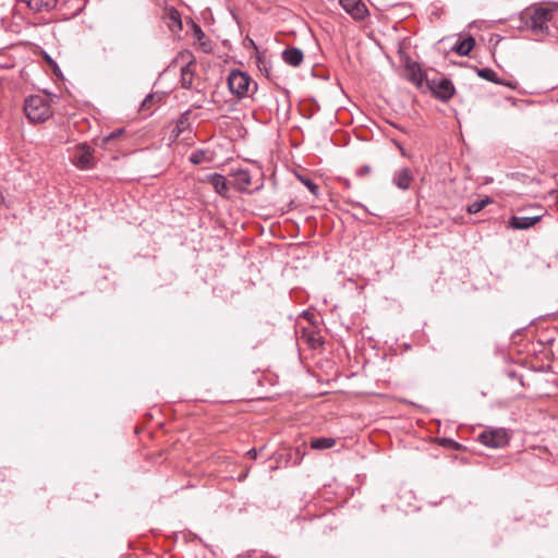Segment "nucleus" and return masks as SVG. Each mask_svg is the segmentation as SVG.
Returning a JSON list of instances; mask_svg holds the SVG:
<instances>
[{
    "label": "nucleus",
    "instance_id": "28",
    "mask_svg": "<svg viewBox=\"0 0 558 558\" xmlns=\"http://www.w3.org/2000/svg\"><path fill=\"white\" fill-rule=\"evenodd\" d=\"M553 194H556L558 198V189L556 191H553Z\"/></svg>",
    "mask_w": 558,
    "mask_h": 558
},
{
    "label": "nucleus",
    "instance_id": "19",
    "mask_svg": "<svg viewBox=\"0 0 558 558\" xmlns=\"http://www.w3.org/2000/svg\"><path fill=\"white\" fill-rule=\"evenodd\" d=\"M475 45V40L472 38V37H468L463 40H461L457 47H456V51L460 54V56H466L470 53V51L473 49Z\"/></svg>",
    "mask_w": 558,
    "mask_h": 558
},
{
    "label": "nucleus",
    "instance_id": "10",
    "mask_svg": "<svg viewBox=\"0 0 558 558\" xmlns=\"http://www.w3.org/2000/svg\"><path fill=\"white\" fill-rule=\"evenodd\" d=\"M58 0H17V3L25 4L31 11L48 12L56 8Z\"/></svg>",
    "mask_w": 558,
    "mask_h": 558
},
{
    "label": "nucleus",
    "instance_id": "20",
    "mask_svg": "<svg viewBox=\"0 0 558 558\" xmlns=\"http://www.w3.org/2000/svg\"><path fill=\"white\" fill-rule=\"evenodd\" d=\"M492 198L485 197L481 201H476L472 204H470L466 208L469 214H477L480 213L485 206L492 204Z\"/></svg>",
    "mask_w": 558,
    "mask_h": 558
},
{
    "label": "nucleus",
    "instance_id": "16",
    "mask_svg": "<svg viewBox=\"0 0 558 558\" xmlns=\"http://www.w3.org/2000/svg\"><path fill=\"white\" fill-rule=\"evenodd\" d=\"M541 219V216H534V217H517L513 216L510 221L509 226L513 229L518 230H524L533 227L535 223H537Z\"/></svg>",
    "mask_w": 558,
    "mask_h": 558
},
{
    "label": "nucleus",
    "instance_id": "18",
    "mask_svg": "<svg viewBox=\"0 0 558 558\" xmlns=\"http://www.w3.org/2000/svg\"><path fill=\"white\" fill-rule=\"evenodd\" d=\"M336 444L335 438L330 437H318L311 440V447L315 450H323L333 447Z\"/></svg>",
    "mask_w": 558,
    "mask_h": 558
},
{
    "label": "nucleus",
    "instance_id": "25",
    "mask_svg": "<svg viewBox=\"0 0 558 558\" xmlns=\"http://www.w3.org/2000/svg\"><path fill=\"white\" fill-rule=\"evenodd\" d=\"M246 454H247L251 459H256V458H257L258 452H257V450H256V449H251V450H248V451H247V453H246Z\"/></svg>",
    "mask_w": 558,
    "mask_h": 558
},
{
    "label": "nucleus",
    "instance_id": "21",
    "mask_svg": "<svg viewBox=\"0 0 558 558\" xmlns=\"http://www.w3.org/2000/svg\"><path fill=\"white\" fill-rule=\"evenodd\" d=\"M189 159L193 165H199L204 161L205 154L202 150H196L191 154Z\"/></svg>",
    "mask_w": 558,
    "mask_h": 558
},
{
    "label": "nucleus",
    "instance_id": "11",
    "mask_svg": "<svg viewBox=\"0 0 558 558\" xmlns=\"http://www.w3.org/2000/svg\"><path fill=\"white\" fill-rule=\"evenodd\" d=\"M477 75L486 81L493 82L495 84L505 85L511 89L517 88V83L512 81H504L498 77L497 73L489 69V68H483L477 70Z\"/></svg>",
    "mask_w": 558,
    "mask_h": 558
},
{
    "label": "nucleus",
    "instance_id": "26",
    "mask_svg": "<svg viewBox=\"0 0 558 558\" xmlns=\"http://www.w3.org/2000/svg\"><path fill=\"white\" fill-rule=\"evenodd\" d=\"M369 172V167L365 166L359 170V174H366Z\"/></svg>",
    "mask_w": 558,
    "mask_h": 558
},
{
    "label": "nucleus",
    "instance_id": "9",
    "mask_svg": "<svg viewBox=\"0 0 558 558\" xmlns=\"http://www.w3.org/2000/svg\"><path fill=\"white\" fill-rule=\"evenodd\" d=\"M230 175L232 177L231 184L241 192L246 191L252 184V177L246 169L233 170Z\"/></svg>",
    "mask_w": 558,
    "mask_h": 558
},
{
    "label": "nucleus",
    "instance_id": "27",
    "mask_svg": "<svg viewBox=\"0 0 558 558\" xmlns=\"http://www.w3.org/2000/svg\"><path fill=\"white\" fill-rule=\"evenodd\" d=\"M122 131H119V132H116V133H111L109 136H108V140H112V138H116L117 135H119Z\"/></svg>",
    "mask_w": 558,
    "mask_h": 558
},
{
    "label": "nucleus",
    "instance_id": "12",
    "mask_svg": "<svg viewBox=\"0 0 558 558\" xmlns=\"http://www.w3.org/2000/svg\"><path fill=\"white\" fill-rule=\"evenodd\" d=\"M207 181L213 185L215 191L223 196L228 197L229 192V182L226 180V178L222 174L219 173H213L207 175Z\"/></svg>",
    "mask_w": 558,
    "mask_h": 558
},
{
    "label": "nucleus",
    "instance_id": "23",
    "mask_svg": "<svg viewBox=\"0 0 558 558\" xmlns=\"http://www.w3.org/2000/svg\"><path fill=\"white\" fill-rule=\"evenodd\" d=\"M301 182L314 194L317 195L318 193V186L315 184L312 180L301 178Z\"/></svg>",
    "mask_w": 558,
    "mask_h": 558
},
{
    "label": "nucleus",
    "instance_id": "22",
    "mask_svg": "<svg viewBox=\"0 0 558 558\" xmlns=\"http://www.w3.org/2000/svg\"><path fill=\"white\" fill-rule=\"evenodd\" d=\"M169 17L174 26H177L179 29L182 28L181 17L177 10H171L169 12Z\"/></svg>",
    "mask_w": 558,
    "mask_h": 558
},
{
    "label": "nucleus",
    "instance_id": "24",
    "mask_svg": "<svg viewBox=\"0 0 558 558\" xmlns=\"http://www.w3.org/2000/svg\"><path fill=\"white\" fill-rule=\"evenodd\" d=\"M153 99H154V95L146 96V98L142 102V107L143 108L148 107L150 105V102L153 101Z\"/></svg>",
    "mask_w": 558,
    "mask_h": 558
},
{
    "label": "nucleus",
    "instance_id": "15",
    "mask_svg": "<svg viewBox=\"0 0 558 558\" xmlns=\"http://www.w3.org/2000/svg\"><path fill=\"white\" fill-rule=\"evenodd\" d=\"M193 37L195 45L203 51V52H210L213 49L211 41L207 38L205 33L202 31V28L198 25H194L193 27Z\"/></svg>",
    "mask_w": 558,
    "mask_h": 558
},
{
    "label": "nucleus",
    "instance_id": "1",
    "mask_svg": "<svg viewBox=\"0 0 558 558\" xmlns=\"http://www.w3.org/2000/svg\"><path fill=\"white\" fill-rule=\"evenodd\" d=\"M24 111L32 123H41L51 116L50 102L47 97L32 95L25 99Z\"/></svg>",
    "mask_w": 558,
    "mask_h": 558
},
{
    "label": "nucleus",
    "instance_id": "6",
    "mask_svg": "<svg viewBox=\"0 0 558 558\" xmlns=\"http://www.w3.org/2000/svg\"><path fill=\"white\" fill-rule=\"evenodd\" d=\"M481 441L492 448L505 447L509 441V435L504 428L485 430L480 435Z\"/></svg>",
    "mask_w": 558,
    "mask_h": 558
},
{
    "label": "nucleus",
    "instance_id": "5",
    "mask_svg": "<svg viewBox=\"0 0 558 558\" xmlns=\"http://www.w3.org/2000/svg\"><path fill=\"white\" fill-rule=\"evenodd\" d=\"M426 87L442 101L449 100L454 94V86L448 78L426 81Z\"/></svg>",
    "mask_w": 558,
    "mask_h": 558
},
{
    "label": "nucleus",
    "instance_id": "17",
    "mask_svg": "<svg viewBox=\"0 0 558 558\" xmlns=\"http://www.w3.org/2000/svg\"><path fill=\"white\" fill-rule=\"evenodd\" d=\"M194 78V62L190 61L181 69V86L183 88H191Z\"/></svg>",
    "mask_w": 558,
    "mask_h": 558
},
{
    "label": "nucleus",
    "instance_id": "13",
    "mask_svg": "<svg viewBox=\"0 0 558 558\" xmlns=\"http://www.w3.org/2000/svg\"><path fill=\"white\" fill-rule=\"evenodd\" d=\"M413 181L412 172L409 168H401L393 174V183L400 190H408Z\"/></svg>",
    "mask_w": 558,
    "mask_h": 558
},
{
    "label": "nucleus",
    "instance_id": "4",
    "mask_svg": "<svg viewBox=\"0 0 558 558\" xmlns=\"http://www.w3.org/2000/svg\"><path fill=\"white\" fill-rule=\"evenodd\" d=\"M94 149L86 143L75 146L71 161L78 169L86 170L94 167Z\"/></svg>",
    "mask_w": 558,
    "mask_h": 558
},
{
    "label": "nucleus",
    "instance_id": "2",
    "mask_svg": "<svg viewBox=\"0 0 558 558\" xmlns=\"http://www.w3.org/2000/svg\"><path fill=\"white\" fill-rule=\"evenodd\" d=\"M553 11L548 8H534L525 13L526 25L534 33H543L547 29V22L551 20Z\"/></svg>",
    "mask_w": 558,
    "mask_h": 558
},
{
    "label": "nucleus",
    "instance_id": "3",
    "mask_svg": "<svg viewBox=\"0 0 558 558\" xmlns=\"http://www.w3.org/2000/svg\"><path fill=\"white\" fill-rule=\"evenodd\" d=\"M252 85L251 77L240 71L233 70L228 76V86L230 92L239 98L246 97L250 95V88Z\"/></svg>",
    "mask_w": 558,
    "mask_h": 558
},
{
    "label": "nucleus",
    "instance_id": "14",
    "mask_svg": "<svg viewBox=\"0 0 558 558\" xmlns=\"http://www.w3.org/2000/svg\"><path fill=\"white\" fill-rule=\"evenodd\" d=\"M283 61L291 66H299L304 59V54L301 49L291 47L282 51Z\"/></svg>",
    "mask_w": 558,
    "mask_h": 558
},
{
    "label": "nucleus",
    "instance_id": "8",
    "mask_svg": "<svg viewBox=\"0 0 558 558\" xmlns=\"http://www.w3.org/2000/svg\"><path fill=\"white\" fill-rule=\"evenodd\" d=\"M405 76L417 88H423L424 86H426V81H428L425 77V74L422 71L421 66L417 63H415V62H411V63L407 64V66H405Z\"/></svg>",
    "mask_w": 558,
    "mask_h": 558
},
{
    "label": "nucleus",
    "instance_id": "7",
    "mask_svg": "<svg viewBox=\"0 0 558 558\" xmlns=\"http://www.w3.org/2000/svg\"><path fill=\"white\" fill-rule=\"evenodd\" d=\"M343 10L354 20H364L368 11L362 0H339Z\"/></svg>",
    "mask_w": 558,
    "mask_h": 558
}]
</instances>
